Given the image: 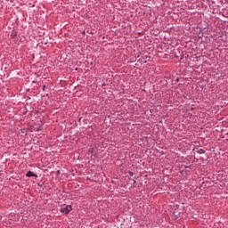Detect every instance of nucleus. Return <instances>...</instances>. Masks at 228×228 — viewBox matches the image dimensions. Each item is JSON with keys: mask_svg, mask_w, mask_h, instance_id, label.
<instances>
[{"mask_svg": "<svg viewBox=\"0 0 228 228\" xmlns=\"http://www.w3.org/2000/svg\"><path fill=\"white\" fill-rule=\"evenodd\" d=\"M61 213H64V215H69V212L72 211V205H66L60 209Z\"/></svg>", "mask_w": 228, "mask_h": 228, "instance_id": "nucleus-1", "label": "nucleus"}, {"mask_svg": "<svg viewBox=\"0 0 228 228\" xmlns=\"http://www.w3.org/2000/svg\"><path fill=\"white\" fill-rule=\"evenodd\" d=\"M26 177H38V175L35 174V173L32 172V171H28V172L26 174Z\"/></svg>", "mask_w": 228, "mask_h": 228, "instance_id": "nucleus-2", "label": "nucleus"}, {"mask_svg": "<svg viewBox=\"0 0 228 228\" xmlns=\"http://www.w3.org/2000/svg\"><path fill=\"white\" fill-rule=\"evenodd\" d=\"M197 153L198 154H205L206 153V151L202 150V149H200L197 151Z\"/></svg>", "mask_w": 228, "mask_h": 228, "instance_id": "nucleus-3", "label": "nucleus"}, {"mask_svg": "<svg viewBox=\"0 0 228 228\" xmlns=\"http://www.w3.org/2000/svg\"><path fill=\"white\" fill-rule=\"evenodd\" d=\"M128 174H129V175H131V177H133V175H134L133 172L130 171Z\"/></svg>", "mask_w": 228, "mask_h": 228, "instance_id": "nucleus-4", "label": "nucleus"}, {"mask_svg": "<svg viewBox=\"0 0 228 228\" xmlns=\"http://www.w3.org/2000/svg\"><path fill=\"white\" fill-rule=\"evenodd\" d=\"M43 90H45V86H43Z\"/></svg>", "mask_w": 228, "mask_h": 228, "instance_id": "nucleus-5", "label": "nucleus"}, {"mask_svg": "<svg viewBox=\"0 0 228 228\" xmlns=\"http://www.w3.org/2000/svg\"><path fill=\"white\" fill-rule=\"evenodd\" d=\"M134 183H136V180H133Z\"/></svg>", "mask_w": 228, "mask_h": 228, "instance_id": "nucleus-6", "label": "nucleus"}]
</instances>
